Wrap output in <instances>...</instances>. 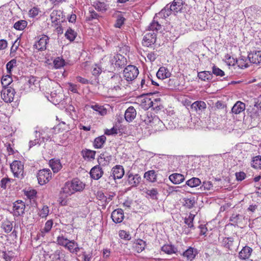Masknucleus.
<instances>
[{
	"instance_id": "b1692460",
	"label": "nucleus",
	"mask_w": 261,
	"mask_h": 261,
	"mask_svg": "<svg viewBox=\"0 0 261 261\" xmlns=\"http://www.w3.org/2000/svg\"><path fill=\"white\" fill-rule=\"evenodd\" d=\"M252 249L251 248L246 246L243 248L239 252V256L241 259H246L250 256Z\"/></svg>"
},
{
	"instance_id": "6e6d98bb",
	"label": "nucleus",
	"mask_w": 261,
	"mask_h": 261,
	"mask_svg": "<svg viewBox=\"0 0 261 261\" xmlns=\"http://www.w3.org/2000/svg\"><path fill=\"white\" fill-rule=\"evenodd\" d=\"M12 81V79L9 75L3 76L2 78V84L4 87H6V86H8Z\"/></svg>"
},
{
	"instance_id": "4468645a",
	"label": "nucleus",
	"mask_w": 261,
	"mask_h": 261,
	"mask_svg": "<svg viewBox=\"0 0 261 261\" xmlns=\"http://www.w3.org/2000/svg\"><path fill=\"white\" fill-rule=\"evenodd\" d=\"M156 35L154 32L147 33L143 37V44L147 47L156 42Z\"/></svg>"
},
{
	"instance_id": "c85d7f7f",
	"label": "nucleus",
	"mask_w": 261,
	"mask_h": 261,
	"mask_svg": "<svg viewBox=\"0 0 261 261\" xmlns=\"http://www.w3.org/2000/svg\"><path fill=\"white\" fill-rule=\"evenodd\" d=\"M144 121L146 124L150 125L151 126H153L156 124H161L162 123L158 117L154 116L153 117L152 116H149L148 115H147V117L145 118Z\"/></svg>"
},
{
	"instance_id": "a878e982",
	"label": "nucleus",
	"mask_w": 261,
	"mask_h": 261,
	"mask_svg": "<svg viewBox=\"0 0 261 261\" xmlns=\"http://www.w3.org/2000/svg\"><path fill=\"white\" fill-rule=\"evenodd\" d=\"M49 166L54 173L59 172L62 167L60 160L54 159L49 161Z\"/></svg>"
},
{
	"instance_id": "de8ad7c7",
	"label": "nucleus",
	"mask_w": 261,
	"mask_h": 261,
	"mask_svg": "<svg viewBox=\"0 0 261 261\" xmlns=\"http://www.w3.org/2000/svg\"><path fill=\"white\" fill-rule=\"evenodd\" d=\"M135 248L137 252H142L145 248V242L142 240H138L135 243Z\"/></svg>"
},
{
	"instance_id": "680f3d73",
	"label": "nucleus",
	"mask_w": 261,
	"mask_h": 261,
	"mask_svg": "<svg viewBox=\"0 0 261 261\" xmlns=\"http://www.w3.org/2000/svg\"><path fill=\"white\" fill-rule=\"evenodd\" d=\"M124 20L125 18L122 16L118 17L114 26L116 28H120L123 24Z\"/></svg>"
},
{
	"instance_id": "13d9d810",
	"label": "nucleus",
	"mask_w": 261,
	"mask_h": 261,
	"mask_svg": "<svg viewBox=\"0 0 261 261\" xmlns=\"http://www.w3.org/2000/svg\"><path fill=\"white\" fill-rule=\"evenodd\" d=\"M150 81L149 77L147 79H143L141 80V88L142 90H146L148 85L150 84Z\"/></svg>"
},
{
	"instance_id": "8fccbe9b",
	"label": "nucleus",
	"mask_w": 261,
	"mask_h": 261,
	"mask_svg": "<svg viewBox=\"0 0 261 261\" xmlns=\"http://www.w3.org/2000/svg\"><path fill=\"white\" fill-rule=\"evenodd\" d=\"M83 155L84 158L94 159L95 151L91 150L86 149L82 151Z\"/></svg>"
},
{
	"instance_id": "ea45409f",
	"label": "nucleus",
	"mask_w": 261,
	"mask_h": 261,
	"mask_svg": "<svg viewBox=\"0 0 261 261\" xmlns=\"http://www.w3.org/2000/svg\"><path fill=\"white\" fill-rule=\"evenodd\" d=\"M28 22L24 20H20L16 22L14 24V28L19 31L23 30L27 26Z\"/></svg>"
},
{
	"instance_id": "58836bf2",
	"label": "nucleus",
	"mask_w": 261,
	"mask_h": 261,
	"mask_svg": "<svg viewBox=\"0 0 261 261\" xmlns=\"http://www.w3.org/2000/svg\"><path fill=\"white\" fill-rule=\"evenodd\" d=\"M183 205L188 208H192L195 204L194 197H190L189 198H185L183 199Z\"/></svg>"
},
{
	"instance_id": "a211bd4d",
	"label": "nucleus",
	"mask_w": 261,
	"mask_h": 261,
	"mask_svg": "<svg viewBox=\"0 0 261 261\" xmlns=\"http://www.w3.org/2000/svg\"><path fill=\"white\" fill-rule=\"evenodd\" d=\"M136 111L135 109L130 106L125 111L124 117L127 122H132L136 117Z\"/></svg>"
},
{
	"instance_id": "a19ab883",
	"label": "nucleus",
	"mask_w": 261,
	"mask_h": 261,
	"mask_svg": "<svg viewBox=\"0 0 261 261\" xmlns=\"http://www.w3.org/2000/svg\"><path fill=\"white\" fill-rule=\"evenodd\" d=\"M240 68L243 69L248 67L247 59L244 57H241L236 61Z\"/></svg>"
},
{
	"instance_id": "f03ea898",
	"label": "nucleus",
	"mask_w": 261,
	"mask_h": 261,
	"mask_svg": "<svg viewBox=\"0 0 261 261\" xmlns=\"http://www.w3.org/2000/svg\"><path fill=\"white\" fill-rule=\"evenodd\" d=\"M139 74L138 69L134 65H128L123 70V74L124 79L128 82L133 81Z\"/></svg>"
},
{
	"instance_id": "37998d69",
	"label": "nucleus",
	"mask_w": 261,
	"mask_h": 261,
	"mask_svg": "<svg viewBox=\"0 0 261 261\" xmlns=\"http://www.w3.org/2000/svg\"><path fill=\"white\" fill-rule=\"evenodd\" d=\"M65 35L67 39L72 41L74 40L76 36V33L71 28H69L66 32Z\"/></svg>"
},
{
	"instance_id": "4c0bfd02",
	"label": "nucleus",
	"mask_w": 261,
	"mask_h": 261,
	"mask_svg": "<svg viewBox=\"0 0 261 261\" xmlns=\"http://www.w3.org/2000/svg\"><path fill=\"white\" fill-rule=\"evenodd\" d=\"M177 250L176 248L172 245H165L162 247V251L168 254L175 253Z\"/></svg>"
},
{
	"instance_id": "6e6552de",
	"label": "nucleus",
	"mask_w": 261,
	"mask_h": 261,
	"mask_svg": "<svg viewBox=\"0 0 261 261\" xmlns=\"http://www.w3.org/2000/svg\"><path fill=\"white\" fill-rule=\"evenodd\" d=\"M39 40L36 42L34 45V47L38 50H44L46 48V45L49 41V37L45 35H42L38 37Z\"/></svg>"
},
{
	"instance_id": "c9c22d12",
	"label": "nucleus",
	"mask_w": 261,
	"mask_h": 261,
	"mask_svg": "<svg viewBox=\"0 0 261 261\" xmlns=\"http://www.w3.org/2000/svg\"><path fill=\"white\" fill-rule=\"evenodd\" d=\"M172 12L173 13V10L172 8H171V6L169 5V4H168L164 9L161 10V11L159 13V15L161 16L166 17L171 15Z\"/></svg>"
},
{
	"instance_id": "79ce46f5",
	"label": "nucleus",
	"mask_w": 261,
	"mask_h": 261,
	"mask_svg": "<svg viewBox=\"0 0 261 261\" xmlns=\"http://www.w3.org/2000/svg\"><path fill=\"white\" fill-rule=\"evenodd\" d=\"M195 215L190 213L189 216L185 218L184 222L188 225V228L194 229L193 220L195 218Z\"/></svg>"
},
{
	"instance_id": "20e7f679",
	"label": "nucleus",
	"mask_w": 261,
	"mask_h": 261,
	"mask_svg": "<svg viewBox=\"0 0 261 261\" xmlns=\"http://www.w3.org/2000/svg\"><path fill=\"white\" fill-rule=\"evenodd\" d=\"M51 177V172L49 169H44L40 170L37 175L38 182L41 185H43L48 182Z\"/></svg>"
},
{
	"instance_id": "9d476101",
	"label": "nucleus",
	"mask_w": 261,
	"mask_h": 261,
	"mask_svg": "<svg viewBox=\"0 0 261 261\" xmlns=\"http://www.w3.org/2000/svg\"><path fill=\"white\" fill-rule=\"evenodd\" d=\"M248 114L251 118L252 121L258 122L261 119V109L254 106H250V108L248 109Z\"/></svg>"
},
{
	"instance_id": "9b49d317",
	"label": "nucleus",
	"mask_w": 261,
	"mask_h": 261,
	"mask_svg": "<svg viewBox=\"0 0 261 261\" xmlns=\"http://www.w3.org/2000/svg\"><path fill=\"white\" fill-rule=\"evenodd\" d=\"M248 58L251 63L255 64L261 63V50H253L248 55Z\"/></svg>"
},
{
	"instance_id": "5701e85b",
	"label": "nucleus",
	"mask_w": 261,
	"mask_h": 261,
	"mask_svg": "<svg viewBox=\"0 0 261 261\" xmlns=\"http://www.w3.org/2000/svg\"><path fill=\"white\" fill-rule=\"evenodd\" d=\"M65 248L72 253H77L80 250L78 244L74 240H70Z\"/></svg>"
},
{
	"instance_id": "bf43d9fd",
	"label": "nucleus",
	"mask_w": 261,
	"mask_h": 261,
	"mask_svg": "<svg viewBox=\"0 0 261 261\" xmlns=\"http://www.w3.org/2000/svg\"><path fill=\"white\" fill-rule=\"evenodd\" d=\"M213 187V184L210 181H205L202 183V186L200 187V189H203V190H210Z\"/></svg>"
},
{
	"instance_id": "3c124183",
	"label": "nucleus",
	"mask_w": 261,
	"mask_h": 261,
	"mask_svg": "<svg viewBox=\"0 0 261 261\" xmlns=\"http://www.w3.org/2000/svg\"><path fill=\"white\" fill-rule=\"evenodd\" d=\"M183 255L186 257L188 259L191 260L195 257V254L194 253L193 249L190 248L184 252Z\"/></svg>"
},
{
	"instance_id": "2eb2a0df",
	"label": "nucleus",
	"mask_w": 261,
	"mask_h": 261,
	"mask_svg": "<svg viewBox=\"0 0 261 261\" xmlns=\"http://www.w3.org/2000/svg\"><path fill=\"white\" fill-rule=\"evenodd\" d=\"M113 221L116 223L121 222L124 219L123 211L121 208H117L114 210L111 214Z\"/></svg>"
},
{
	"instance_id": "f257e3e1",
	"label": "nucleus",
	"mask_w": 261,
	"mask_h": 261,
	"mask_svg": "<svg viewBox=\"0 0 261 261\" xmlns=\"http://www.w3.org/2000/svg\"><path fill=\"white\" fill-rule=\"evenodd\" d=\"M85 187V184L78 178H74L71 181L65 182L62 188L60 195L62 194L70 196L76 192L82 191Z\"/></svg>"
},
{
	"instance_id": "7ed1b4c3",
	"label": "nucleus",
	"mask_w": 261,
	"mask_h": 261,
	"mask_svg": "<svg viewBox=\"0 0 261 261\" xmlns=\"http://www.w3.org/2000/svg\"><path fill=\"white\" fill-rule=\"evenodd\" d=\"M10 168L15 177L20 178L23 173V165L19 161H14L10 165Z\"/></svg>"
},
{
	"instance_id": "1a4fd4ad",
	"label": "nucleus",
	"mask_w": 261,
	"mask_h": 261,
	"mask_svg": "<svg viewBox=\"0 0 261 261\" xmlns=\"http://www.w3.org/2000/svg\"><path fill=\"white\" fill-rule=\"evenodd\" d=\"M111 62L112 64H114L116 67L121 68L126 65L127 61L125 57L120 54H117L114 56Z\"/></svg>"
},
{
	"instance_id": "e433bc0d",
	"label": "nucleus",
	"mask_w": 261,
	"mask_h": 261,
	"mask_svg": "<svg viewBox=\"0 0 261 261\" xmlns=\"http://www.w3.org/2000/svg\"><path fill=\"white\" fill-rule=\"evenodd\" d=\"M69 241V240L64 237V236L61 234L57 237L56 243L60 246L65 247L67 245V243H68Z\"/></svg>"
},
{
	"instance_id": "4be33fe9",
	"label": "nucleus",
	"mask_w": 261,
	"mask_h": 261,
	"mask_svg": "<svg viewBox=\"0 0 261 261\" xmlns=\"http://www.w3.org/2000/svg\"><path fill=\"white\" fill-rule=\"evenodd\" d=\"M191 109L197 112H201L206 108V105L203 101H196L193 102L191 105Z\"/></svg>"
},
{
	"instance_id": "c756f323",
	"label": "nucleus",
	"mask_w": 261,
	"mask_h": 261,
	"mask_svg": "<svg viewBox=\"0 0 261 261\" xmlns=\"http://www.w3.org/2000/svg\"><path fill=\"white\" fill-rule=\"evenodd\" d=\"M184 2L182 0H174L170 5L174 14L180 11L182 9Z\"/></svg>"
},
{
	"instance_id": "393cba45",
	"label": "nucleus",
	"mask_w": 261,
	"mask_h": 261,
	"mask_svg": "<svg viewBox=\"0 0 261 261\" xmlns=\"http://www.w3.org/2000/svg\"><path fill=\"white\" fill-rule=\"evenodd\" d=\"M171 73L168 69L165 67H161L159 68L156 73V76L160 80H163L170 77Z\"/></svg>"
},
{
	"instance_id": "cd10ccee",
	"label": "nucleus",
	"mask_w": 261,
	"mask_h": 261,
	"mask_svg": "<svg viewBox=\"0 0 261 261\" xmlns=\"http://www.w3.org/2000/svg\"><path fill=\"white\" fill-rule=\"evenodd\" d=\"M106 137L103 135L96 138L93 142L95 148H101L106 141Z\"/></svg>"
},
{
	"instance_id": "f3484780",
	"label": "nucleus",
	"mask_w": 261,
	"mask_h": 261,
	"mask_svg": "<svg viewBox=\"0 0 261 261\" xmlns=\"http://www.w3.org/2000/svg\"><path fill=\"white\" fill-rule=\"evenodd\" d=\"M246 109V105L245 103L238 101L233 105L231 108V112L232 114L238 115L244 112Z\"/></svg>"
},
{
	"instance_id": "c03bdc74",
	"label": "nucleus",
	"mask_w": 261,
	"mask_h": 261,
	"mask_svg": "<svg viewBox=\"0 0 261 261\" xmlns=\"http://www.w3.org/2000/svg\"><path fill=\"white\" fill-rule=\"evenodd\" d=\"M146 194L148 195L152 199H158V191L155 188L148 189L146 191Z\"/></svg>"
},
{
	"instance_id": "aec40b11",
	"label": "nucleus",
	"mask_w": 261,
	"mask_h": 261,
	"mask_svg": "<svg viewBox=\"0 0 261 261\" xmlns=\"http://www.w3.org/2000/svg\"><path fill=\"white\" fill-rule=\"evenodd\" d=\"M90 174L93 179L97 180L102 176L103 171L100 166H95L91 169Z\"/></svg>"
},
{
	"instance_id": "052dcab7",
	"label": "nucleus",
	"mask_w": 261,
	"mask_h": 261,
	"mask_svg": "<svg viewBox=\"0 0 261 261\" xmlns=\"http://www.w3.org/2000/svg\"><path fill=\"white\" fill-rule=\"evenodd\" d=\"M39 12V10L37 7H33L30 10L29 12V15L31 17H35L37 15H38Z\"/></svg>"
},
{
	"instance_id": "0eeeda50",
	"label": "nucleus",
	"mask_w": 261,
	"mask_h": 261,
	"mask_svg": "<svg viewBox=\"0 0 261 261\" xmlns=\"http://www.w3.org/2000/svg\"><path fill=\"white\" fill-rule=\"evenodd\" d=\"M126 176L127 177L128 184L131 187L138 186L141 181V177L139 174H134L129 171L127 173Z\"/></svg>"
},
{
	"instance_id": "0e129e2a",
	"label": "nucleus",
	"mask_w": 261,
	"mask_h": 261,
	"mask_svg": "<svg viewBox=\"0 0 261 261\" xmlns=\"http://www.w3.org/2000/svg\"><path fill=\"white\" fill-rule=\"evenodd\" d=\"M149 102L148 103V105L149 107H152L153 109L155 108H157L158 107V103L160 102V98H155L153 100H151V99H149Z\"/></svg>"
},
{
	"instance_id": "f704fd0d",
	"label": "nucleus",
	"mask_w": 261,
	"mask_h": 261,
	"mask_svg": "<svg viewBox=\"0 0 261 261\" xmlns=\"http://www.w3.org/2000/svg\"><path fill=\"white\" fill-rule=\"evenodd\" d=\"M251 166L256 169H261V155H258L252 158Z\"/></svg>"
},
{
	"instance_id": "2f4dec72",
	"label": "nucleus",
	"mask_w": 261,
	"mask_h": 261,
	"mask_svg": "<svg viewBox=\"0 0 261 261\" xmlns=\"http://www.w3.org/2000/svg\"><path fill=\"white\" fill-rule=\"evenodd\" d=\"M198 77L202 81L211 80L213 79V75L211 71H203L198 73Z\"/></svg>"
},
{
	"instance_id": "473e14b6",
	"label": "nucleus",
	"mask_w": 261,
	"mask_h": 261,
	"mask_svg": "<svg viewBox=\"0 0 261 261\" xmlns=\"http://www.w3.org/2000/svg\"><path fill=\"white\" fill-rule=\"evenodd\" d=\"M1 227L3 229L5 233H9L13 228L12 222L8 219L4 220L2 222Z\"/></svg>"
},
{
	"instance_id": "6ab92c4d",
	"label": "nucleus",
	"mask_w": 261,
	"mask_h": 261,
	"mask_svg": "<svg viewBox=\"0 0 261 261\" xmlns=\"http://www.w3.org/2000/svg\"><path fill=\"white\" fill-rule=\"evenodd\" d=\"M112 174L114 179H121L124 174L123 167L121 165H116L112 168Z\"/></svg>"
},
{
	"instance_id": "49530a36",
	"label": "nucleus",
	"mask_w": 261,
	"mask_h": 261,
	"mask_svg": "<svg viewBox=\"0 0 261 261\" xmlns=\"http://www.w3.org/2000/svg\"><path fill=\"white\" fill-rule=\"evenodd\" d=\"M54 64L56 68H60L65 65V61L61 57H57L54 61Z\"/></svg>"
},
{
	"instance_id": "ddd939ff",
	"label": "nucleus",
	"mask_w": 261,
	"mask_h": 261,
	"mask_svg": "<svg viewBox=\"0 0 261 261\" xmlns=\"http://www.w3.org/2000/svg\"><path fill=\"white\" fill-rule=\"evenodd\" d=\"M53 261H66L65 251L62 249H58L49 256Z\"/></svg>"
},
{
	"instance_id": "7c9ffc66",
	"label": "nucleus",
	"mask_w": 261,
	"mask_h": 261,
	"mask_svg": "<svg viewBox=\"0 0 261 261\" xmlns=\"http://www.w3.org/2000/svg\"><path fill=\"white\" fill-rule=\"evenodd\" d=\"M201 182L199 178L197 177H192L191 179L188 180L186 185H184L183 187H185L186 186H188L191 188H195L201 184Z\"/></svg>"
},
{
	"instance_id": "a18cd8bd",
	"label": "nucleus",
	"mask_w": 261,
	"mask_h": 261,
	"mask_svg": "<svg viewBox=\"0 0 261 261\" xmlns=\"http://www.w3.org/2000/svg\"><path fill=\"white\" fill-rule=\"evenodd\" d=\"M92 108L94 110L98 112V113L101 116H105L107 113V110L103 106L95 105L94 106H92Z\"/></svg>"
},
{
	"instance_id": "5fc2aeb1",
	"label": "nucleus",
	"mask_w": 261,
	"mask_h": 261,
	"mask_svg": "<svg viewBox=\"0 0 261 261\" xmlns=\"http://www.w3.org/2000/svg\"><path fill=\"white\" fill-rule=\"evenodd\" d=\"M119 236L121 238V239H124L125 240L128 241L131 239V236L129 233L124 230H121L119 231Z\"/></svg>"
},
{
	"instance_id": "4d7b16f0",
	"label": "nucleus",
	"mask_w": 261,
	"mask_h": 261,
	"mask_svg": "<svg viewBox=\"0 0 261 261\" xmlns=\"http://www.w3.org/2000/svg\"><path fill=\"white\" fill-rule=\"evenodd\" d=\"M149 29L152 31H158L161 28V25H160L158 22L153 20L152 22L150 24L148 27Z\"/></svg>"
},
{
	"instance_id": "e2e57ef3",
	"label": "nucleus",
	"mask_w": 261,
	"mask_h": 261,
	"mask_svg": "<svg viewBox=\"0 0 261 261\" xmlns=\"http://www.w3.org/2000/svg\"><path fill=\"white\" fill-rule=\"evenodd\" d=\"M15 64H16V60H12L7 64L6 68L8 73H11V70L13 68Z\"/></svg>"
},
{
	"instance_id": "864d4df0",
	"label": "nucleus",
	"mask_w": 261,
	"mask_h": 261,
	"mask_svg": "<svg viewBox=\"0 0 261 261\" xmlns=\"http://www.w3.org/2000/svg\"><path fill=\"white\" fill-rule=\"evenodd\" d=\"M49 213V208L47 205H43L42 208L40 210L38 214L42 218H45Z\"/></svg>"
},
{
	"instance_id": "39448f33",
	"label": "nucleus",
	"mask_w": 261,
	"mask_h": 261,
	"mask_svg": "<svg viewBox=\"0 0 261 261\" xmlns=\"http://www.w3.org/2000/svg\"><path fill=\"white\" fill-rule=\"evenodd\" d=\"M15 94V90L11 87H5L2 91V98L6 102H11Z\"/></svg>"
},
{
	"instance_id": "338daca9",
	"label": "nucleus",
	"mask_w": 261,
	"mask_h": 261,
	"mask_svg": "<svg viewBox=\"0 0 261 261\" xmlns=\"http://www.w3.org/2000/svg\"><path fill=\"white\" fill-rule=\"evenodd\" d=\"M254 107L261 109V95L254 99Z\"/></svg>"
},
{
	"instance_id": "423d86ee",
	"label": "nucleus",
	"mask_w": 261,
	"mask_h": 261,
	"mask_svg": "<svg viewBox=\"0 0 261 261\" xmlns=\"http://www.w3.org/2000/svg\"><path fill=\"white\" fill-rule=\"evenodd\" d=\"M123 81L120 76L114 75L111 77L109 80L110 87L109 90L119 91L121 89L120 86L122 85L121 82Z\"/></svg>"
},
{
	"instance_id": "72a5a7b5",
	"label": "nucleus",
	"mask_w": 261,
	"mask_h": 261,
	"mask_svg": "<svg viewBox=\"0 0 261 261\" xmlns=\"http://www.w3.org/2000/svg\"><path fill=\"white\" fill-rule=\"evenodd\" d=\"M53 225V221L52 220L47 221L45 224V226L43 229L41 230L39 236L43 237L46 233H48L51 230Z\"/></svg>"
},
{
	"instance_id": "603ef678",
	"label": "nucleus",
	"mask_w": 261,
	"mask_h": 261,
	"mask_svg": "<svg viewBox=\"0 0 261 261\" xmlns=\"http://www.w3.org/2000/svg\"><path fill=\"white\" fill-rule=\"evenodd\" d=\"M212 73L216 76H223L225 75L224 72L215 65H214L212 67Z\"/></svg>"
},
{
	"instance_id": "dca6fc26",
	"label": "nucleus",
	"mask_w": 261,
	"mask_h": 261,
	"mask_svg": "<svg viewBox=\"0 0 261 261\" xmlns=\"http://www.w3.org/2000/svg\"><path fill=\"white\" fill-rule=\"evenodd\" d=\"M24 203L22 201H17L13 203V211L15 216H20L24 213Z\"/></svg>"
},
{
	"instance_id": "bb28decb",
	"label": "nucleus",
	"mask_w": 261,
	"mask_h": 261,
	"mask_svg": "<svg viewBox=\"0 0 261 261\" xmlns=\"http://www.w3.org/2000/svg\"><path fill=\"white\" fill-rule=\"evenodd\" d=\"M157 174L154 170H149L144 174V178L149 182H154L156 181Z\"/></svg>"
},
{
	"instance_id": "f8f14e48",
	"label": "nucleus",
	"mask_w": 261,
	"mask_h": 261,
	"mask_svg": "<svg viewBox=\"0 0 261 261\" xmlns=\"http://www.w3.org/2000/svg\"><path fill=\"white\" fill-rule=\"evenodd\" d=\"M50 17L51 22L56 24H58L65 20L63 18V12L61 10H53L50 14Z\"/></svg>"
},
{
	"instance_id": "69168bd1",
	"label": "nucleus",
	"mask_w": 261,
	"mask_h": 261,
	"mask_svg": "<svg viewBox=\"0 0 261 261\" xmlns=\"http://www.w3.org/2000/svg\"><path fill=\"white\" fill-rule=\"evenodd\" d=\"M236 179L238 181H242L244 179L246 176V174L244 172H236Z\"/></svg>"
},
{
	"instance_id": "774afa93",
	"label": "nucleus",
	"mask_w": 261,
	"mask_h": 261,
	"mask_svg": "<svg viewBox=\"0 0 261 261\" xmlns=\"http://www.w3.org/2000/svg\"><path fill=\"white\" fill-rule=\"evenodd\" d=\"M156 54L154 52H150L147 54V58L150 62H153L156 59Z\"/></svg>"
},
{
	"instance_id": "412c9836",
	"label": "nucleus",
	"mask_w": 261,
	"mask_h": 261,
	"mask_svg": "<svg viewBox=\"0 0 261 261\" xmlns=\"http://www.w3.org/2000/svg\"><path fill=\"white\" fill-rule=\"evenodd\" d=\"M169 179L175 185H178L182 182L185 179V176L183 174L180 173H173L169 175Z\"/></svg>"
},
{
	"instance_id": "09e8293b",
	"label": "nucleus",
	"mask_w": 261,
	"mask_h": 261,
	"mask_svg": "<svg viewBox=\"0 0 261 261\" xmlns=\"http://www.w3.org/2000/svg\"><path fill=\"white\" fill-rule=\"evenodd\" d=\"M94 6L95 9L99 11H106L107 10V5L104 2H97Z\"/></svg>"
}]
</instances>
